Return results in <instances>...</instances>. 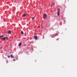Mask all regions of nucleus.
<instances>
[{"mask_svg": "<svg viewBox=\"0 0 77 77\" xmlns=\"http://www.w3.org/2000/svg\"><path fill=\"white\" fill-rule=\"evenodd\" d=\"M35 17H34L32 18V20H35Z\"/></svg>", "mask_w": 77, "mask_h": 77, "instance_id": "obj_11", "label": "nucleus"}, {"mask_svg": "<svg viewBox=\"0 0 77 77\" xmlns=\"http://www.w3.org/2000/svg\"><path fill=\"white\" fill-rule=\"evenodd\" d=\"M54 3H53V5H54Z\"/></svg>", "mask_w": 77, "mask_h": 77, "instance_id": "obj_16", "label": "nucleus"}, {"mask_svg": "<svg viewBox=\"0 0 77 77\" xmlns=\"http://www.w3.org/2000/svg\"><path fill=\"white\" fill-rule=\"evenodd\" d=\"M4 36L3 35H1V36H0V39L2 38V37H3Z\"/></svg>", "mask_w": 77, "mask_h": 77, "instance_id": "obj_10", "label": "nucleus"}, {"mask_svg": "<svg viewBox=\"0 0 77 77\" xmlns=\"http://www.w3.org/2000/svg\"><path fill=\"white\" fill-rule=\"evenodd\" d=\"M11 57L12 58H14V57L13 56V55L11 54Z\"/></svg>", "mask_w": 77, "mask_h": 77, "instance_id": "obj_6", "label": "nucleus"}, {"mask_svg": "<svg viewBox=\"0 0 77 77\" xmlns=\"http://www.w3.org/2000/svg\"><path fill=\"white\" fill-rule=\"evenodd\" d=\"M38 27V28H40V26H39Z\"/></svg>", "mask_w": 77, "mask_h": 77, "instance_id": "obj_15", "label": "nucleus"}, {"mask_svg": "<svg viewBox=\"0 0 77 77\" xmlns=\"http://www.w3.org/2000/svg\"><path fill=\"white\" fill-rule=\"evenodd\" d=\"M10 57V55H8V58H9V57Z\"/></svg>", "mask_w": 77, "mask_h": 77, "instance_id": "obj_12", "label": "nucleus"}, {"mask_svg": "<svg viewBox=\"0 0 77 77\" xmlns=\"http://www.w3.org/2000/svg\"><path fill=\"white\" fill-rule=\"evenodd\" d=\"M34 39H38V37L37 36H34Z\"/></svg>", "mask_w": 77, "mask_h": 77, "instance_id": "obj_4", "label": "nucleus"}, {"mask_svg": "<svg viewBox=\"0 0 77 77\" xmlns=\"http://www.w3.org/2000/svg\"><path fill=\"white\" fill-rule=\"evenodd\" d=\"M7 34H11V30L8 31L7 32Z\"/></svg>", "mask_w": 77, "mask_h": 77, "instance_id": "obj_2", "label": "nucleus"}, {"mask_svg": "<svg viewBox=\"0 0 77 77\" xmlns=\"http://www.w3.org/2000/svg\"><path fill=\"white\" fill-rule=\"evenodd\" d=\"M6 39H9V38H8V37H6Z\"/></svg>", "mask_w": 77, "mask_h": 77, "instance_id": "obj_13", "label": "nucleus"}, {"mask_svg": "<svg viewBox=\"0 0 77 77\" xmlns=\"http://www.w3.org/2000/svg\"><path fill=\"white\" fill-rule=\"evenodd\" d=\"M22 45V44H21V43H20L19 44L18 46H21Z\"/></svg>", "mask_w": 77, "mask_h": 77, "instance_id": "obj_8", "label": "nucleus"}, {"mask_svg": "<svg viewBox=\"0 0 77 77\" xmlns=\"http://www.w3.org/2000/svg\"><path fill=\"white\" fill-rule=\"evenodd\" d=\"M26 16V14H24L22 15V17H25Z\"/></svg>", "mask_w": 77, "mask_h": 77, "instance_id": "obj_5", "label": "nucleus"}, {"mask_svg": "<svg viewBox=\"0 0 77 77\" xmlns=\"http://www.w3.org/2000/svg\"><path fill=\"white\" fill-rule=\"evenodd\" d=\"M59 11H58V12L57 13V15L58 16H59V12H60V9H59Z\"/></svg>", "mask_w": 77, "mask_h": 77, "instance_id": "obj_3", "label": "nucleus"}, {"mask_svg": "<svg viewBox=\"0 0 77 77\" xmlns=\"http://www.w3.org/2000/svg\"><path fill=\"white\" fill-rule=\"evenodd\" d=\"M21 33L22 35H23L24 34V32H23V31H21Z\"/></svg>", "mask_w": 77, "mask_h": 77, "instance_id": "obj_9", "label": "nucleus"}, {"mask_svg": "<svg viewBox=\"0 0 77 77\" xmlns=\"http://www.w3.org/2000/svg\"><path fill=\"white\" fill-rule=\"evenodd\" d=\"M13 61H15L16 60L15 59H13Z\"/></svg>", "mask_w": 77, "mask_h": 77, "instance_id": "obj_14", "label": "nucleus"}, {"mask_svg": "<svg viewBox=\"0 0 77 77\" xmlns=\"http://www.w3.org/2000/svg\"><path fill=\"white\" fill-rule=\"evenodd\" d=\"M43 17V18L44 19H45L47 18V14H44Z\"/></svg>", "mask_w": 77, "mask_h": 77, "instance_id": "obj_1", "label": "nucleus"}, {"mask_svg": "<svg viewBox=\"0 0 77 77\" xmlns=\"http://www.w3.org/2000/svg\"><path fill=\"white\" fill-rule=\"evenodd\" d=\"M2 39H3V40H5V39H6V37H3L2 38Z\"/></svg>", "mask_w": 77, "mask_h": 77, "instance_id": "obj_7", "label": "nucleus"}]
</instances>
